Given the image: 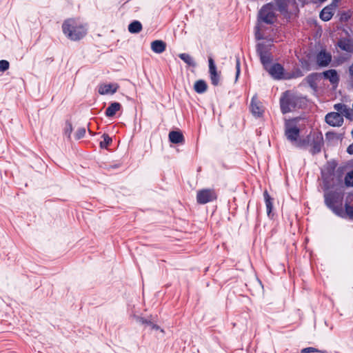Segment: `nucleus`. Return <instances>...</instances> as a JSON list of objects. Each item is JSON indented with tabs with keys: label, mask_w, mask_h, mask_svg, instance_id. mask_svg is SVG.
<instances>
[{
	"label": "nucleus",
	"mask_w": 353,
	"mask_h": 353,
	"mask_svg": "<svg viewBox=\"0 0 353 353\" xmlns=\"http://www.w3.org/2000/svg\"><path fill=\"white\" fill-rule=\"evenodd\" d=\"M345 214L347 215V216L353 220V207L348 205L347 203L345 204Z\"/></svg>",
	"instance_id": "obj_28"
},
{
	"label": "nucleus",
	"mask_w": 353,
	"mask_h": 353,
	"mask_svg": "<svg viewBox=\"0 0 353 353\" xmlns=\"http://www.w3.org/2000/svg\"><path fill=\"white\" fill-rule=\"evenodd\" d=\"M337 46L343 51L353 54V40L350 38H342L337 42Z\"/></svg>",
	"instance_id": "obj_9"
},
{
	"label": "nucleus",
	"mask_w": 353,
	"mask_h": 353,
	"mask_svg": "<svg viewBox=\"0 0 353 353\" xmlns=\"http://www.w3.org/2000/svg\"><path fill=\"white\" fill-rule=\"evenodd\" d=\"M255 36L257 39H261L263 38L262 35L261 34L259 28H257V30L255 32Z\"/></svg>",
	"instance_id": "obj_39"
},
{
	"label": "nucleus",
	"mask_w": 353,
	"mask_h": 353,
	"mask_svg": "<svg viewBox=\"0 0 353 353\" xmlns=\"http://www.w3.org/2000/svg\"><path fill=\"white\" fill-rule=\"evenodd\" d=\"M332 60V55L330 53L321 50L316 57V62L319 65L325 67L329 65Z\"/></svg>",
	"instance_id": "obj_10"
},
{
	"label": "nucleus",
	"mask_w": 353,
	"mask_h": 353,
	"mask_svg": "<svg viewBox=\"0 0 353 353\" xmlns=\"http://www.w3.org/2000/svg\"><path fill=\"white\" fill-rule=\"evenodd\" d=\"M216 199V194L214 190L203 189L198 191L196 194L197 202L200 204H205Z\"/></svg>",
	"instance_id": "obj_6"
},
{
	"label": "nucleus",
	"mask_w": 353,
	"mask_h": 353,
	"mask_svg": "<svg viewBox=\"0 0 353 353\" xmlns=\"http://www.w3.org/2000/svg\"><path fill=\"white\" fill-rule=\"evenodd\" d=\"M320 150H321V147H320V145H318V144H316V145L313 147L312 152H313L314 154H315V153H317V152H320Z\"/></svg>",
	"instance_id": "obj_38"
},
{
	"label": "nucleus",
	"mask_w": 353,
	"mask_h": 353,
	"mask_svg": "<svg viewBox=\"0 0 353 353\" xmlns=\"http://www.w3.org/2000/svg\"><path fill=\"white\" fill-rule=\"evenodd\" d=\"M207 88L206 83L203 80L196 81L194 85V89L197 93H203Z\"/></svg>",
	"instance_id": "obj_19"
},
{
	"label": "nucleus",
	"mask_w": 353,
	"mask_h": 353,
	"mask_svg": "<svg viewBox=\"0 0 353 353\" xmlns=\"http://www.w3.org/2000/svg\"><path fill=\"white\" fill-rule=\"evenodd\" d=\"M345 183L347 186H353V171L348 172L345 177Z\"/></svg>",
	"instance_id": "obj_24"
},
{
	"label": "nucleus",
	"mask_w": 353,
	"mask_h": 353,
	"mask_svg": "<svg viewBox=\"0 0 353 353\" xmlns=\"http://www.w3.org/2000/svg\"><path fill=\"white\" fill-rule=\"evenodd\" d=\"M137 318V321L139 323H141L142 324H148L149 325V322L150 321H148L147 320L143 319V318H141V317H136Z\"/></svg>",
	"instance_id": "obj_37"
},
{
	"label": "nucleus",
	"mask_w": 353,
	"mask_h": 353,
	"mask_svg": "<svg viewBox=\"0 0 353 353\" xmlns=\"http://www.w3.org/2000/svg\"><path fill=\"white\" fill-rule=\"evenodd\" d=\"M324 197L326 205L336 214L343 216V212L341 207L336 205V204L339 203L341 200V195L337 192H328L324 194Z\"/></svg>",
	"instance_id": "obj_3"
},
{
	"label": "nucleus",
	"mask_w": 353,
	"mask_h": 353,
	"mask_svg": "<svg viewBox=\"0 0 353 353\" xmlns=\"http://www.w3.org/2000/svg\"><path fill=\"white\" fill-rule=\"evenodd\" d=\"M210 79H211L212 83L214 85H217L219 84V79H220V75L218 74L217 71L216 70L210 71Z\"/></svg>",
	"instance_id": "obj_23"
},
{
	"label": "nucleus",
	"mask_w": 353,
	"mask_h": 353,
	"mask_svg": "<svg viewBox=\"0 0 353 353\" xmlns=\"http://www.w3.org/2000/svg\"><path fill=\"white\" fill-rule=\"evenodd\" d=\"M257 52L260 56L261 63L264 65L265 68L267 69L272 58L270 54L265 50V47L263 44L259 43L257 46Z\"/></svg>",
	"instance_id": "obj_8"
},
{
	"label": "nucleus",
	"mask_w": 353,
	"mask_h": 353,
	"mask_svg": "<svg viewBox=\"0 0 353 353\" xmlns=\"http://www.w3.org/2000/svg\"><path fill=\"white\" fill-rule=\"evenodd\" d=\"M319 2H324L326 0H318Z\"/></svg>",
	"instance_id": "obj_42"
},
{
	"label": "nucleus",
	"mask_w": 353,
	"mask_h": 353,
	"mask_svg": "<svg viewBox=\"0 0 353 353\" xmlns=\"http://www.w3.org/2000/svg\"><path fill=\"white\" fill-rule=\"evenodd\" d=\"M348 74L351 85L353 87V63L348 68Z\"/></svg>",
	"instance_id": "obj_32"
},
{
	"label": "nucleus",
	"mask_w": 353,
	"mask_h": 353,
	"mask_svg": "<svg viewBox=\"0 0 353 353\" xmlns=\"http://www.w3.org/2000/svg\"><path fill=\"white\" fill-rule=\"evenodd\" d=\"M325 121L332 126H341L343 123V118L339 112H330L325 116Z\"/></svg>",
	"instance_id": "obj_7"
},
{
	"label": "nucleus",
	"mask_w": 353,
	"mask_h": 353,
	"mask_svg": "<svg viewBox=\"0 0 353 353\" xmlns=\"http://www.w3.org/2000/svg\"><path fill=\"white\" fill-rule=\"evenodd\" d=\"M208 61H209V72L216 70V68L214 65L213 59L212 58H210Z\"/></svg>",
	"instance_id": "obj_34"
},
{
	"label": "nucleus",
	"mask_w": 353,
	"mask_h": 353,
	"mask_svg": "<svg viewBox=\"0 0 353 353\" xmlns=\"http://www.w3.org/2000/svg\"><path fill=\"white\" fill-rule=\"evenodd\" d=\"M103 141L100 143V146L101 148L107 147L111 142L112 139L108 134L103 135Z\"/></svg>",
	"instance_id": "obj_26"
},
{
	"label": "nucleus",
	"mask_w": 353,
	"mask_h": 353,
	"mask_svg": "<svg viewBox=\"0 0 353 353\" xmlns=\"http://www.w3.org/2000/svg\"><path fill=\"white\" fill-rule=\"evenodd\" d=\"M236 81H237L239 77V74H240V61H239V59L237 58L236 59Z\"/></svg>",
	"instance_id": "obj_33"
},
{
	"label": "nucleus",
	"mask_w": 353,
	"mask_h": 353,
	"mask_svg": "<svg viewBox=\"0 0 353 353\" xmlns=\"http://www.w3.org/2000/svg\"><path fill=\"white\" fill-rule=\"evenodd\" d=\"M352 134L353 135V129H352Z\"/></svg>",
	"instance_id": "obj_43"
},
{
	"label": "nucleus",
	"mask_w": 353,
	"mask_h": 353,
	"mask_svg": "<svg viewBox=\"0 0 353 353\" xmlns=\"http://www.w3.org/2000/svg\"><path fill=\"white\" fill-rule=\"evenodd\" d=\"M299 130L296 127H290V122L286 123L285 134L288 139L291 141H296L299 136Z\"/></svg>",
	"instance_id": "obj_15"
},
{
	"label": "nucleus",
	"mask_w": 353,
	"mask_h": 353,
	"mask_svg": "<svg viewBox=\"0 0 353 353\" xmlns=\"http://www.w3.org/2000/svg\"><path fill=\"white\" fill-rule=\"evenodd\" d=\"M323 77L328 79L332 84H337L339 81V76L336 70L330 69L321 73Z\"/></svg>",
	"instance_id": "obj_11"
},
{
	"label": "nucleus",
	"mask_w": 353,
	"mask_h": 353,
	"mask_svg": "<svg viewBox=\"0 0 353 353\" xmlns=\"http://www.w3.org/2000/svg\"><path fill=\"white\" fill-rule=\"evenodd\" d=\"M119 88L117 84H102L99 87V92L100 94H108L115 93Z\"/></svg>",
	"instance_id": "obj_12"
},
{
	"label": "nucleus",
	"mask_w": 353,
	"mask_h": 353,
	"mask_svg": "<svg viewBox=\"0 0 353 353\" xmlns=\"http://www.w3.org/2000/svg\"><path fill=\"white\" fill-rule=\"evenodd\" d=\"M251 112L255 117H261L263 114V109L261 103L257 101L256 97H253L251 102Z\"/></svg>",
	"instance_id": "obj_13"
},
{
	"label": "nucleus",
	"mask_w": 353,
	"mask_h": 353,
	"mask_svg": "<svg viewBox=\"0 0 353 353\" xmlns=\"http://www.w3.org/2000/svg\"><path fill=\"white\" fill-rule=\"evenodd\" d=\"M151 48L155 53L161 54L165 50L166 43L161 40H155L151 43Z\"/></svg>",
	"instance_id": "obj_16"
},
{
	"label": "nucleus",
	"mask_w": 353,
	"mask_h": 353,
	"mask_svg": "<svg viewBox=\"0 0 353 353\" xmlns=\"http://www.w3.org/2000/svg\"><path fill=\"white\" fill-rule=\"evenodd\" d=\"M315 352H318V350L316 348L312 347H306L301 350V353H312Z\"/></svg>",
	"instance_id": "obj_36"
},
{
	"label": "nucleus",
	"mask_w": 353,
	"mask_h": 353,
	"mask_svg": "<svg viewBox=\"0 0 353 353\" xmlns=\"http://www.w3.org/2000/svg\"><path fill=\"white\" fill-rule=\"evenodd\" d=\"M269 74L275 79H289L294 77L302 76L301 72H299L297 75L291 74L284 72V68L279 63H275L266 69Z\"/></svg>",
	"instance_id": "obj_5"
},
{
	"label": "nucleus",
	"mask_w": 353,
	"mask_h": 353,
	"mask_svg": "<svg viewBox=\"0 0 353 353\" xmlns=\"http://www.w3.org/2000/svg\"><path fill=\"white\" fill-rule=\"evenodd\" d=\"M317 79V74H312L307 77L306 81L307 83L310 84L311 87H314L315 85V82Z\"/></svg>",
	"instance_id": "obj_25"
},
{
	"label": "nucleus",
	"mask_w": 353,
	"mask_h": 353,
	"mask_svg": "<svg viewBox=\"0 0 353 353\" xmlns=\"http://www.w3.org/2000/svg\"><path fill=\"white\" fill-rule=\"evenodd\" d=\"M9 68V62L6 60L0 61V71H6Z\"/></svg>",
	"instance_id": "obj_29"
},
{
	"label": "nucleus",
	"mask_w": 353,
	"mask_h": 353,
	"mask_svg": "<svg viewBox=\"0 0 353 353\" xmlns=\"http://www.w3.org/2000/svg\"><path fill=\"white\" fill-rule=\"evenodd\" d=\"M277 8L272 3H268L262 7L259 13V21L272 24L276 21Z\"/></svg>",
	"instance_id": "obj_4"
},
{
	"label": "nucleus",
	"mask_w": 353,
	"mask_h": 353,
	"mask_svg": "<svg viewBox=\"0 0 353 353\" xmlns=\"http://www.w3.org/2000/svg\"><path fill=\"white\" fill-rule=\"evenodd\" d=\"M169 139L172 143H180L183 142V136L180 132L172 131L169 133Z\"/></svg>",
	"instance_id": "obj_17"
},
{
	"label": "nucleus",
	"mask_w": 353,
	"mask_h": 353,
	"mask_svg": "<svg viewBox=\"0 0 353 353\" xmlns=\"http://www.w3.org/2000/svg\"><path fill=\"white\" fill-rule=\"evenodd\" d=\"M179 57L185 62L188 65L190 66H196V63L194 61L193 59L188 54L182 53L179 54Z\"/></svg>",
	"instance_id": "obj_22"
},
{
	"label": "nucleus",
	"mask_w": 353,
	"mask_h": 353,
	"mask_svg": "<svg viewBox=\"0 0 353 353\" xmlns=\"http://www.w3.org/2000/svg\"><path fill=\"white\" fill-rule=\"evenodd\" d=\"M149 325L151 327V328L152 330H159V327L154 323H152V322H149Z\"/></svg>",
	"instance_id": "obj_40"
},
{
	"label": "nucleus",
	"mask_w": 353,
	"mask_h": 353,
	"mask_svg": "<svg viewBox=\"0 0 353 353\" xmlns=\"http://www.w3.org/2000/svg\"><path fill=\"white\" fill-rule=\"evenodd\" d=\"M142 26L139 21H134L128 26V30L131 33H138L141 30Z\"/></svg>",
	"instance_id": "obj_20"
},
{
	"label": "nucleus",
	"mask_w": 353,
	"mask_h": 353,
	"mask_svg": "<svg viewBox=\"0 0 353 353\" xmlns=\"http://www.w3.org/2000/svg\"><path fill=\"white\" fill-rule=\"evenodd\" d=\"M263 194H264V197H265V200L267 212H268V216H270V214L272 212V199H271L270 196L269 195L267 190H265Z\"/></svg>",
	"instance_id": "obj_21"
},
{
	"label": "nucleus",
	"mask_w": 353,
	"mask_h": 353,
	"mask_svg": "<svg viewBox=\"0 0 353 353\" xmlns=\"http://www.w3.org/2000/svg\"><path fill=\"white\" fill-rule=\"evenodd\" d=\"M301 99L294 93L287 91L281 99V108L283 114L289 112L296 108L301 107Z\"/></svg>",
	"instance_id": "obj_2"
},
{
	"label": "nucleus",
	"mask_w": 353,
	"mask_h": 353,
	"mask_svg": "<svg viewBox=\"0 0 353 353\" xmlns=\"http://www.w3.org/2000/svg\"><path fill=\"white\" fill-rule=\"evenodd\" d=\"M85 134V129L84 128H81L78 129V130L76 132L75 137L77 139H79L84 137Z\"/></svg>",
	"instance_id": "obj_30"
},
{
	"label": "nucleus",
	"mask_w": 353,
	"mask_h": 353,
	"mask_svg": "<svg viewBox=\"0 0 353 353\" xmlns=\"http://www.w3.org/2000/svg\"><path fill=\"white\" fill-rule=\"evenodd\" d=\"M350 120H353V110H350L347 107L341 114Z\"/></svg>",
	"instance_id": "obj_27"
},
{
	"label": "nucleus",
	"mask_w": 353,
	"mask_h": 353,
	"mask_svg": "<svg viewBox=\"0 0 353 353\" xmlns=\"http://www.w3.org/2000/svg\"><path fill=\"white\" fill-rule=\"evenodd\" d=\"M335 6L330 5L324 8L320 13V18L325 21H327L332 17Z\"/></svg>",
	"instance_id": "obj_14"
},
{
	"label": "nucleus",
	"mask_w": 353,
	"mask_h": 353,
	"mask_svg": "<svg viewBox=\"0 0 353 353\" xmlns=\"http://www.w3.org/2000/svg\"><path fill=\"white\" fill-rule=\"evenodd\" d=\"M334 109L338 111V112H340L341 114L343 113V112L346 110V108L347 106L344 104H341V103H337V104H335L334 105Z\"/></svg>",
	"instance_id": "obj_31"
},
{
	"label": "nucleus",
	"mask_w": 353,
	"mask_h": 353,
	"mask_svg": "<svg viewBox=\"0 0 353 353\" xmlns=\"http://www.w3.org/2000/svg\"><path fill=\"white\" fill-rule=\"evenodd\" d=\"M63 32L72 41H79L86 34L85 28L74 19L65 20L62 25Z\"/></svg>",
	"instance_id": "obj_1"
},
{
	"label": "nucleus",
	"mask_w": 353,
	"mask_h": 353,
	"mask_svg": "<svg viewBox=\"0 0 353 353\" xmlns=\"http://www.w3.org/2000/svg\"><path fill=\"white\" fill-rule=\"evenodd\" d=\"M72 131V127L71 123H67L65 133L68 137L70 136Z\"/></svg>",
	"instance_id": "obj_35"
},
{
	"label": "nucleus",
	"mask_w": 353,
	"mask_h": 353,
	"mask_svg": "<svg viewBox=\"0 0 353 353\" xmlns=\"http://www.w3.org/2000/svg\"><path fill=\"white\" fill-rule=\"evenodd\" d=\"M347 151L349 154H353V143L349 145Z\"/></svg>",
	"instance_id": "obj_41"
},
{
	"label": "nucleus",
	"mask_w": 353,
	"mask_h": 353,
	"mask_svg": "<svg viewBox=\"0 0 353 353\" xmlns=\"http://www.w3.org/2000/svg\"><path fill=\"white\" fill-rule=\"evenodd\" d=\"M121 104L117 102H114L110 104V105L106 109L105 114L107 117H113L117 111L121 109Z\"/></svg>",
	"instance_id": "obj_18"
}]
</instances>
